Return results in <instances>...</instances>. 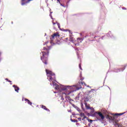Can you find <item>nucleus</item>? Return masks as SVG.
I'll return each instance as SVG.
<instances>
[{
    "label": "nucleus",
    "mask_w": 127,
    "mask_h": 127,
    "mask_svg": "<svg viewBox=\"0 0 127 127\" xmlns=\"http://www.w3.org/2000/svg\"><path fill=\"white\" fill-rule=\"evenodd\" d=\"M43 51L42 52V56L41 57V60H42V62L45 64V65H47L48 64V55H49V50H50V47L48 48H44Z\"/></svg>",
    "instance_id": "f257e3e1"
},
{
    "label": "nucleus",
    "mask_w": 127,
    "mask_h": 127,
    "mask_svg": "<svg viewBox=\"0 0 127 127\" xmlns=\"http://www.w3.org/2000/svg\"><path fill=\"white\" fill-rule=\"evenodd\" d=\"M46 72L48 78H50L49 80L50 82L51 81H55L56 77H55V73H54L52 71L49 70L48 69H46Z\"/></svg>",
    "instance_id": "f03ea898"
},
{
    "label": "nucleus",
    "mask_w": 127,
    "mask_h": 127,
    "mask_svg": "<svg viewBox=\"0 0 127 127\" xmlns=\"http://www.w3.org/2000/svg\"><path fill=\"white\" fill-rule=\"evenodd\" d=\"M59 36V33L56 32L54 33L50 37L51 41H53L55 38H58Z\"/></svg>",
    "instance_id": "7ed1b4c3"
},
{
    "label": "nucleus",
    "mask_w": 127,
    "mask_h": 127,
    "mask_svg": "<svg viewBox=\"0 0 127 127\" xmlns=\"http://www.w3.org/2000/svg\"><path fill=\"white\" fill-rule=\"evenodd\" d=\"M96 115H98V116L100 117V118H101L102 121L104 120V119H105V116L101 112H95L94 116H96Z\"/></svg>",
    "instance_id": "20e7f679"
},
{
    "label": "nucleus",
    "mask_w": 127,
    "mask_h": 127,
    "mask_svg": "<svg viewBox=\"0 0 127 127\" xmlns=\"http://www.w3.org/2000/svg\"><path fill=\"white\" fill-rule=\"evenodd\" d=\"M33 0H21V5H24L27 3H29L30 1H32Z\"/></svg>",
    "instance_id": "39448f33"
},
{
    "label": "nucleus",
    "mask_w": 127,
    "mask_h": 127,
    "mask_svg": "<svg viewBox=\"0 0 127 127\" xmlns=\"http://www.w3.org/2000/svg\"><path fill=\"white\" fill-rule=\"evenodd\" d=\"M84 105L86 110H91V111H94V108L93 107H91V106H90V104H88L87 102H85Z\"/></svg>",
    "instance_id": "423d86ee"
},
{
    "label": "nucleus",
    "mask_w": 127,
    "mask_h": 127,
    "mask_svg": "<svg viewBox=\"0 0 127 127\" xmlns=\"http://www.w3.org/2000/svg\"><path fill=\"white\" fill-rule=\"evenodd\" d=\"M13 87L14 88L15 92L18 93V91H19V87L16 86L15 85H13Z\"/></svg>",
    "instance_id": "0eeeda50"
},
{
    "label": "nucleus",
    "mask_w": 127,
    "mask_h": 127,
    "mask_svg": "<svg viewBox=\"0 0 127 127\" xmlns=\"http://www.w3.org/2000/svg\"><path fill=\"white\" fill-rule=\"evenodd\" d=\"M41 108L42 109H43V110H45V111H47V112H50V110L48 109V108H46V106L44 105H42Z\"/></svg>",
    "instance_id": "6e6552de"
},
{
    "label": "nucleus",
    "mask_w": 127,
    "mask_h": 127,
    "mask_svg": "<svg viewBox=\"0 0 127 127\" xmlns=\"http://www.w3.org/2000/svg\"><path fill=\"white\" fill-rule=\"evenodd\" d=\"M25 101L26 102H27L29 105H30V106H31V105H32V103H31L30 102V101H29V100H28L27 99H25Z\"/></svg>",
    "instance_id": "1a4fd4ad"
},
{
    "label": "nucleus",
    "mask_w": 127,
    "mask_h": 127,
    "mask_svg": "<svg viewBox=\"0 0 127 127\" xmlns=\"http://www.w3.org/2000/svg\"><path fill=\"white\" fill-rule=\"evenodd\" d=\"M79 85H81L82 86H83V85L87 86V84H86V83H85V82H84V81H81V82H79Z\"/></svg>",
    "instance_id": "9d476101"
},
{
    "label": "nucleus",
    "mask_w": 127,
    "mask_h": 127,
    "mask_svg": "<svg viewBox=\"0 0 127 127\" xmlns=\"http://www.w3.org/2000/svg\"><path fill=\"white\" fill-rule=\"evenodd\" d=\"M126 113H120V114H115L116 116H123V115H124V114H125Z\"/></svg>",
    "instance_id": "9b49d317"
},
{
    "label": "nucleus",
    "mask_w": 127,
    "mask_h": 127,
    "mask_svg": "<svg viewBox=\"0 0 127 127\" xmlns=\"http://www.w3.org/2000/svg\"><path fill=\"white\" fill-rule=\"evenodd\" d=\"M84 102H85V103H86V102H89V98L85 97L84 98Z\"/></svg>",
    "instance_id": "f8f14e48"
},
{
    "label": "nucleus",
    "mask_w": 127,
    "mask_h": 127,
    "mask_svg": "<svg viewBox=\"0 0 127 127\" xmlns=\"http://www.w3.org/2000/svg\"><path fill=\"white\" fill-rule=\"evenodd\" d=\"M88 121L89 123H90V124H92V123L93 122V120H91L90 119H88Z\"/></svg>",
    "instance_id": "ddd939ff"
},
{
    "label": "nucleus",
    "mask_w": 127,
    "mask_h": 127,
    "mask_svg": "<svg viewBox=\"0 0 127 127\" xmlns=\"http://www.w3.org/2000/svg\"><path fill=\"white\" fill-rule=\"evenodd\" d=\"M126 67H127V65H125L124 66V68H121L122 70V71H124V70H125V69H126Z\"/></svg>",
    "instance_id": "4468645a"
},
{
    "label": "nucleus",
    "mask_w": 127,
    "mask_h": 127,
    "mask_svg": "<svg viewBox=\"0 0 127 127\" xmlns=\"http://www.w3.org/2000/svg\"><path fill=\"white\" fill-rule=\"evenodd\" d=\"M77 39L78 41L79 42V41H81L82 40V38H78Z\"/></svg>",
    "instance_id": "2eb2a0df"
},
{
    "label": "nucleus",
    "mask_w": 127,
    "mask_h": 127,
    "mask_svg": "<svg viewBox=\"0 0 127 127\" xmlns=\"http://www.w3.org/2000/svg\"><path fill=\"white\" fill-rule=\"evenodd\" d=\"M57 24H58V27H59V28H60V24L59 23H57Z\"/></svg>",
    "instance_id": "dca6fc26"
},
{
    "label": "nucleus",
    "mask_w": 127,
    "mask_h": 127,
    "mask_svg": "<svg viewBox=\"0 0 127 127\" xmlns=\"http://www.w3.org/2000/svg\"><path fill=\"white\" fill-rule=\"evenodd\" d=\"M79 67L81 70H82V67L81 66V64H79Z\"/></svg>",
    "instance_id": "f3484780"
},
{
    "label": "nucleus",
    "mask_w": 127,
    "mask_h": 127,
    "mask_svg": "<svg viewBox=\"0 0 127 127\" xmlns=\"http://www.w3.org/2000/svg\"><path fill=\"white\" fill-rule=\"evenodd\" d=\"M117 70H118V71H116V72H120V71H121V69L119 68H117Z\"/></svg>",
    "instance_id": "a211bd4d"
},
{
    "label": "nucleus",
    "mask_w": 127,
    "mask_h": 127,
    "mask_svg": "<svg viewBox=\"0 0 127 127\" xmlns=\"http://www.w3.org/2000/svg\"><path fill=\"white\" fill-rule=\"evenodd\" d=\"M63 90L64 91L66 90V88H63Z\"/></svg>",
    "instance_id": "6ab92c4d"
},
{
    "label": "nucleus",
    "mask_w": 127,
    "mask_h": 127,
    "mask_svg": "<svg viewBox=\"0 0 127 127\" xmlns=\"http://www.w3.org/2000/svg\"><path fill=\"white\" fill-rule=\"evenodd\" d=\"M116 125H117V126H118V127H120V125H119V124L116 123Z\"/></svg>",
    "instance_id": "aec40b11"
},
{
    "label": "nucleus",
    "mask_w": 127,
    "mask_h": 127,
    "mask_svg": "<svg viewBox=\"0 0 127 127\" xmlns=\"http://www.w3.org/2000/svg\"><path fill=\"white\" fill-rule=\"evenodd\" d=\"M55 89H56L57 90L58 89V86H57L56 88H55Z\"/></svg>",
    "instance_id": "412c9836"
},
{
    "label": "nucleus",
    "mask_w": 127,
    "mask_h": 127,
    "mask_svg": "<svg viewBox=\"0 0 127 127\" xmlns=\"http://www.w3.org/2000/svg\"><path fill=\"white\" fill-rule=\"evenodd\" d=\"M61 3V5H62V6L64 7V6L63 4H61V3Z\"/></svg>",
    "instance_id": "4be33fe9"
},
{
    "label": "nucleus",
    "mask_w": 127,
    "mask_h": 127,
    "mask_svg": "<svg viewBox=\"0 0 127 127\" xmlns=\"http://www.w3.org/2000/svg\"><path fill=\"white\" fill-rule=\"evenodd\" d=\"M61 100H64V98H63V97H62Z\"/></svg>",
    "instance_id": "5701e85b"
},
{
    "label": "nucleus",
    "mask_w": 127,
    "mask_h": 127,
    "mask_svg": "<svg viewBox=\"0 0 127 127\" xmlns=\"http://www.w3.org/2000/svg\"><path fill=\"white\" fill-rule=\"evenodd\" d=\"M65 31H69V32H70V30H65Z\"/></svg>",
    "instance_id": "b1692460"
},
{
    "label": "nucleus",
    "mask_w": 127,
    "mask_h": 127,
    "mask_svg": "<svg viewBox=\"0 0 127 127\" xmlns=\"http://www.w3.org/2000/svg\"><path fill=\"white\" fill-rule=\"evenodd\" d=\"M78 121H81V118H78Z\"/></svg>",
    "instance_id": "393cba45"
},
{
    "label": "nucleus",
    "mask_w": 127,
    "mask_h": 127,
    "mask_svg": "<svg viewBox=\"0 0 127 127\" xmlns=\"http://www.w3.org/2000/svg\"><path fill=\"white\" fill-rule=\"evenodd\" d=\"M8 82H9V83H11V81L10 80H8Z\"/></svg>",
    "instance_id": "a878e982"
},
{
    "label": "nucleus",
    "mask_w": 127,
    "mask_h": 127,
    "mask_svg": "<svg viewBox=\"0 0 127 127\" xmlns=\"http://www.w3.org/2000/svg\"><path fill=\"white\" fill-rule=\"evenodd\" d=\"M60 3V0H57Z\"/></svg>",
    "instance_id": "bb28decb"
},
{
    "label": "nucleus",
    "mask_w": 127,
    "mask_h": 127,
    "mask_svg": "<svg viewBox=\"0 0 127 127\" xmlns=\"http://www.w3.org/2000/svg\"><path fill=\"white\" fill-rule=\"evenodd\" d=\"M53 24H54V25L55 24H56V23L53 22Z\"/></svg>",
    "instance_id": "cd10ccee"
},
{
    "label": "nucleus",
    "mask_w": 127,
    "mask_h": 127,
    "mask_svg": "<svg viewBox=\"0 0 127 127\" xmlns=\"http://www.w3.org/2000/svg\"><path fill=\"white\" fill-rule=\"evenodd\" d=\"M80 80H81V81H83V78H81Z\"/></svg>",
    "instance_id": "c85d7f7f"
},
{
    "label": "nucleus",
    "mask_w": 127,
    "mask_h": 127,
    "mask_svg": "<svg viewBox=\"0 0 127 127\" xmlns=\"http://www.w3.org/2000/svg\"><path fill=\"white\" fill-rule=\"evenodd\" d=\"M5 80H6L7 81H8V79L6 78Z\"/></svg>",
    "instance_id": "c756f323"
},
{
    "label": "nucleus",
    "mask_w": 127,
    "mask_h": 127,
    "mask_svg": "<svg viewBox=\"0 0 127 127\" xmlns=\"http://www.w3.org/2000/svg\"><path fill=\"white\" fill-rule=\"evenodd\" d=\"M87 87H89V85H88Z\"/></svg>",
    "instance_id": "7c9ffc66"
}]
</instances>
